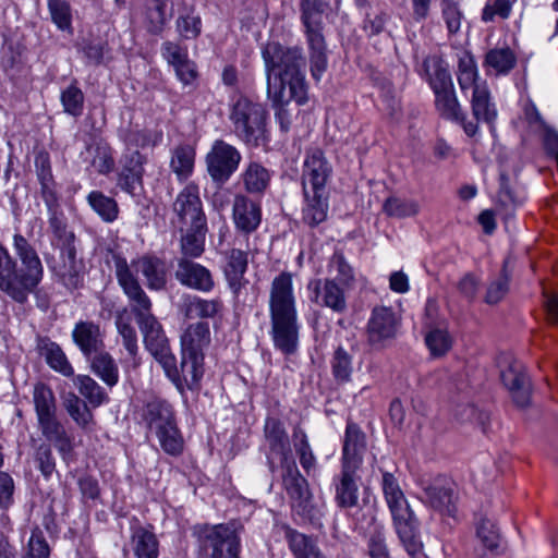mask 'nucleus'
<instances>
[{"instance_id": "nucleus-63", "label": "nucleus", "mask_w": 558, "mask_h": 558, "mask_svg": "<svg viewBox=\"0 0 558 558\" xmlns=\"http://www.w3.org/2000/svg\"><path fill=\"white\" fill-rule=\"evenodd\" d=\"M49 213V226L60 244L74 242V234L68 230L64 216L54 209Z\"/></svg>"}, {"instance_id": "nucleus-25", "label": "nucleus", "mask_w": 558, "mask_h": 558, "mask_svg": "<svg viewBox=\"0 0 558 558\" xmlns=\"http://www.w3.org/2000/svg\"><path fill=\"white\" fill-rule=\"evenodd\" d=\"M131 266L144 276L148 289L158 291L166 287L167 266L161 258L154 255H144L132 260Z\"/></svg>"}, {"instance_id": "nucleus-54", "label": "nucleus", "mask_w": 558, "mask_h": 558, "mask_svg": "<svg viewBox=\"0 0 558 558\" xmlns=\"http://www.w3.org/2000/svg\"><path fill=\"white\" fill-rule=\"evenodd\" d=\"M425 343L435 357L445 355L452 345V340L447 330L435 328L425 336Z\"/></svg>"}, {"instance_id": "nucleus-2", "label": "nucleus", "mask_w": 558, "mask_h": 558, "mask_svg": "<svg viewBox=\"0 0 558 558\" xmlns=\"http://www.w3.org/2000/svg\"><path fill=\"white\" fill-rule=\"evenodd\" d=\"M13 250L21 262L0 242V291L17 303H25L44 277V266L36 248L21 233L13 235Z\"/></svg>"}, {"instance_id": "nucleus-18", "label": "nucleus", "mask_w": 558, "mask_h": 558, "mask_svg": "<svg viewBox=\"0 0 558 558\" xmlns=\"http://www.w3.org/2000/svg\"><path fill=\"white\" fill-rule=\"evenodd\" d=\"M423 501L444 515H456L457 494L454 485L444 478H438L424 487Z\"/></svg>"}, {"instance_id": "nucleus-10", "label": "nucleus", "mask_w": 558, "mask_h": 558, "mask_svg": "<svg viewBox=\"0 0 558 558\" xmlns=\"http://www.w3.org/2000/svg\"><path fill=\"white\" fill-rule=\"evenodd\" d=\"M113 259L118 282L130 301L136 323L145 320L146 317L155 316L151 313L153 303L142 289L126 259L118 255Z\"/></svg>"}, {"instance_id": "nucleus-49", "label": "nucleus", "mask_w": 558, "mask_h": 558, "mask_svg": "<svg viewBox=\"0 0 558 558\" xmlns=\"http://www.w3.org/2000/svg\"><path fill=\"white\" fill-rule=\"evenodd\" d=\"M61 256L63 259L62 276L66 284L77 287L81 281V262L76 259V251L73 242L61 244Z\"/></svg>"}, {"instance_id": "nucleus-60", "label": "nucleus", "mask_w": 558, "mask_h": 558, "mask_svg": "<svg viewBox=\"0 0 558 558\" xmlns=\"http://www.w3.org/2000/svg\"><path fill=\"white\" fill-rule=\"evenodd\" d=\"M476 535L486 548L493 550L498 547L499 533L490 520L486 518L480 519L476 524Z\"/></svg>"}, {"instance_id": "nucleus-1", "label": "nucleus", "mask_w": 558, "mask_h": 558, "mask_svg": "<svg viewBox=\"0 0 558 558\" xmlns=\"http://www.w3.org/2000/svg\"><path fill=\"white\" fill-rule=\"evenodd\" d=\"M267 73V94L275 108V118L281 131L288 132L292 123L288 105L307 102V87L303 69L305 65L301 48H284L278 43H267L263 49Z\"/></svg>"}, {"instance_id": "nucleus-17", "label": "nucleus", "mask_w": 558, "mask_h": 558, "mask_svg": "<svg viewBox=\"0 0 558 558\" xmlns=\"http://www.w3.org/2000/svg\"><path fill=\"white\" fill-rule=\"evenodd\" d=\"M366 451V435L349 420L342 439L341 468L360 470Z\"/></svg>"}, {"instance_id": "nucleus-57", "label": "nucleus", "mask_w": 558, "mask_h": 558, "mask_svg": "<svg viewBox=\"0 0 558 558\" xmlns=\"http://www.w3.org/2000/svg\"><path fill=\"white\" fill-rule=\"evenodd\" d=\"M61 104L64 112L78 117L83 113L84 94L76 84H72L61 93Z\"/></svg>"}, {"instance_id": "nucleus-8", "label": "nucleus", "mask_w": 558, "mask_h": 558, "mask_svg": "<svg viewBox=\"0 0 558 558\" xmlns=\"http://www.w3.org/2000/svg\"><path fill=\"white\" fill-rule=\"evenodd\" d=\"M201 546L209 558H240V531L232 523L206 526L201 533Z\"/></svg>"}, {"instance_id": "nucleus-41", "label": "nucleus", "mask_w": 558, "mask_h": 558, "mask_svg": "<svg viewBox=\"0 0 558 558\" xmlns=\"http://www.w3.org/2000/svg\"><path fill=\"white\" fill-rule=\"evenodd\" d=\"M287 539L294 558H325L316 542L303 533L289 530Z\"/></svg>"}, {"instance_id": "nucleus-33", "label": "nucleus", "mask_w": 558, "mask_h": 558, "mask_svg": "<svg viewBox=\"0 0 558 558\" xmlns=\"http://www.w3.org/2000/svg\"><path fill=\"white\" fill-rule=\"evenodd\" d=\"M426 80L434 94L453 87L451 74L447 64L437 57H428L423 62Z\"/></svg>"}, {"instance_id": "nucleus-6", "label": "nucleus", "mask_w": 558, "mask_h": 558, "mask_svg": "<svg viewBox=\"0 0 558 558\" xmlns=\"http://www.w3.org/2000/svg\"><path fill=\"white\" fill-rule=\"evenodd\" d=\"M230 120L235 135L246 145L258 147L268 143L267 111L263 105L240 97L232 107Z\"/></svg>"}, {"instance_id": "nucleus-59", "label": "nucleus", "mask_w": 558, "mask_h": 558, "mask_svg": "<svg viewBox=\"0 0 558 558\" xmlns=\"http://www.w3.org/2000/svg\"><path fill=\"white\" fill-rule=\"evenodd\" d=\"M49 556L50 548L43 531L38 527L34 529L22 558H49Z\"/></svg>"}, {"instance_id": "nucleus-38", "label": "nucleus", "mask_w": 558, "mask_h": 558, "mask_svg": "<svg viewBox=\"0 0 558 558\" xmlns=\"http://www.w3.org/2000/svg\"><path fill=\"white\" fill-rule=\"evenodd\" d=\"M143 418L151 432L175 421L172 407L161 399H153L146 403Z\"/></svg>"}, {"instance_id": "nucleus-30", "label": "nucleus", "mask_w": 558, "mask_h": 558, "mask_svg": "<svg viewBox=\"0 0 558 558\" xmlns=\"http://www.w3.org/2000/svg\"><path fill=\"white\" fill-rule=\"evenodd\" d=\"M180 340L182 352L204 354V350L211 340L208 323L196 322L190 324L182 332Z\"/></svg>"}, {"instance_id": "nucleus-50", "label": "nucleus", "mask_w": 558, "mask_h": 558, "mask_svg": "<svg viewBox=\"0 0 558 558\" xmlns=\"http://www.w3.org/2000/svg\"><path fill=\"white\" fill-rule=\"evenodd\" d=\"M132 543L137 558H158V541L154 533L138 529L133 534Z\"/></svg>"}, {"instance_id": "nucleus-37", "label": "nucleus", "mask_w": 558, "mask_h": 558, "mask_svg": "<svg viewBox=\"0 0 558 558\" xmlns=\"http://www.w3.org/2000/svg\"><path fill=\"white\" fill-rule=\"evenodd\" d=\"M92 372L108 387H113L119 381V367L110 353L101 350L88 359Z\"/></svg>"}, {"instance_id": "nucleus-56", "label": "nucleus", "mask_w": 558, "mask_h": 558, "mask_svg": "<svg viewBox=\"0 0 558 558\" xmlns=\"http://www.w3.org/2000/svg\"><path fill=\"white\" fill-rule=\"evenodd\" d=\"M514 3L515 0L488 1L482 10L481 19L484 23L494 22L496 17L507 20L512 13Z\"/></svg>"}, {"instance_id": "nucleus-23", "label": "nucleus", "mask_w": 558, "mask_h": 558, "mask_svg": "<svg viewBox=\"0 0 558 558\" xmlns=\"http://www.w3.org/2000/svg\"><path fill=\"white\" fill-rule=\"evenodd\" d=\"M233 221L240 231L251 233L262 221V209L258 203L243 194H238L233 201Z\"/></svg>"}, {"instance_id": "nucleus-12", "label": "nucleus", "mask_w": 558, "mask_h": 558, "mask_svg": "<svg viewBox=\"0 0 558 558\" xmlns=\"http://www.w3.org/2000/svg\"><path fill=\"white\" fill-rule=\"evenodd\" d=\"M498 365L504 385L510 391L514 403L524 408L530 403L531 385L523 365L510 354L500 356Z\"/></svg>"}, {"instance_id": "nucleus-7", "label": "nucleus", "mask_w": 558, "mask_h": 558, "mask_svg": "<svg viewBox=\"0 0 558 558\" xmlns=\"http://www.w3.org/2000/svg\"><path fill=\"white\" fill-rule=\"evenodd\" d=\"M143 335L146 350L162 366L166 376L173 383H180V375L177 366V359L171 352L169 340L162 325L156 316L146 317L137 323Z\"/></svg>"}, {"instance_id": "nucleus-44", "label": "nucleus", "mask_w": 558, "mask_h": 558, "mask_svg": "<svg viewBox=\"0 0 558 558\" xmlns=\"http://www.w3.org/2000/svg\"><path fill=\"white\" fill-rule=\"evenodd\" d=\"M517 64V56L509 47L493 48L487 51L484 65L496 75H507Z\"/></svg>"}, {"instance_id": "nucleus-21", "label": "nucleus", "mask_w": 558, "mask_h": 558, "mask_svg": "<svg viewBox=\"0 0 558 558\" xmlns=\"http://www.w3.org/2000/svg\"><path fill=\"white\" fill-rule=\"evenodd\" d=\"M72 339L86 359L105 349L100 326L92 320H78L72 330Z\"/></svg>"}, {"instance_id": "nucleus-39", "label": "nucleus", "mask_w": 558, "mask_h": 558, "mask_svg": "<svg viewBox=\"0 0 558 558\" xmlns=\"http://www.w3.org/2000/svg\"><path fill=\"white\" fill-rule=\"evenodd\" d=\"M33 403L40 422L57 416V400L52 389L45 383H37L33 389Z\"/></svg>"}, {"instance_id": "nucleus-15", "label": "nucleus", "mask_w": 558, "mask_h": 558, "mask_svg": "<svg viewBox=\"0 0 558 558\" xmlns=\"http://www.w3.org/2000/svg\"><path fill=\"white\" fill-rule=\"evenodd\" d=\"M312 293L311 301L318 306L328 307L335 313L347 311V296L336 279H313L307 284Z\"/></svg>"}, {"instance_id": "nucleus-45", "label": "nucleus", "mask_w": 558, "mask_h": 558, "mask_svg": "<svg viewBox=\"0 0 558 558\" xmlns=\"http://www.w3.org/2000/svg\"><path fill=\"white\" fill-rule=\"evenodd\" d=\"M186 232L181 238V250L185 256L196 258L204 252L207 223L185 227Z\"/></svg>"}, {"instance_id": "nucleus-26", "label": "nucleus", "mask_w": 558, "mask_h": 558, "mask_svg": "<svg viewBox=\"0 0 558 558\" xmlns=\"http://www.w3.org/2000/svg\"><path fill=\"white\" fill-rule=\"evenodd\" d=\"M222 310L223 302L220 298L203 299L185 294L180 304V311L186 318H215Z\"/></svg>"}, {"instance_id": "nucleus-13", "label": "nucleus", "mask_w": 558, "mask_h": 558, "mask_svg": "<svg viewBox=\"0 0 558 558\" xmlns=\"http://www.w3.org/2000/svg\"><path fill=\"white\" fill-rule=\"evenodd\" d=\"M332 175V166L320 148L305 151L302 165V190L328 191L327 183Z\"/></svg>"}, {"instance_id": "nucleus-46", "label": "nucleus", "mask_w": 558, "mask_h": 558, "mask_svg": "<svg viewBox=\"0 0 558 558\" xmlns=\"http://www.w3.org/2000/svg\"><path fill=\"white\" fill-rule=\"evenodd\" d=\"M154 433L166 453L177 457L183 452L184 439L175 421L159 427Z\"/></svg>"}, {"instance_id": "nucleus-34", "label": "nucleus", "mask_w": 558, "mask_h": 558, "mask_svg": "<svg viewBox=\"0 0 558 558\" xmlns=\"http://www.w3.org/2000/svg\"><path fill=\"white\" fill-rule=\"evenodd\" d=\"M204 357L205 354L182 352L181 367L178 368L180 383L175 384L177 387H181L183 381L191 390L198 387L204 375Z\"/></svg>"}, {"instance_id": "nucleus-35", "label": "nucleus", "mask_w": 558, "mask_h": 558, "mask_svg": "<svg viewBox=\"0 0 558 558\" xmlns=\"http://www.w3.org/2000/svg\"><path fill=\"white\" fill-rule=\"evenodd\" d=\"M195 149L190 145H179L171 154L170 169L175 174L179 182L187 181L195 167Z\"/></svg>"}, {"instance_id": "nucleus-3", "label": "nucleus", "mask_w": 558, "mask_h": 558, "mask_svg": "<svg viewBox=\"0 0 558 558\" xmlns=\"http://www.w3.org/2000/svg\"><path fill=\"white\" fill-rule=\"evenodd\" d=\"M271 338L276 349L286 355L293 354L299 347L296 300L290 272L283 271L274 278L269 292Z\"/></svg>"}, {"instance_id": "nucleus-40", "label": "nucleus", "mask_w": 558, "mask_h": 558, "mask_svg": "<svg viewBox=\"0 0 558 558\" xmlns=\"http://www.w3.org/2000/svg\"><path fill=\"white\" fill-rule=\"evenodd\" d=\"M264 433L269 448L280 456L290 453L289 438L283 423L277 417H267Z\"/></svg>"}, {"instance_id": "nucleus-16", "label": "nucleus", "mask_w": 558, "mask_h": 558, "mask_svg": "<svg viewBox=\"0 0 558 558\" xmlns=\"http://www.w3.org/2000/svg\"><path fill=\"white\" fill-rule=\"evenodd\" d=\"M174 277L182 286L199 292L208 293L215 288L211 271L185 257L178 260Z\"/></svg>"}, {"instance_id": "nucleus-51", "label": "nucleus", "mask_w": 558, "mask_h": 558, "mask_svg": "<svg viewBox=\"0 0 558 558\" xmlns=\"http://www.w3.org/2000/svg\"><path fill=\"white\" fill-rule=\"evenodd\" d=\"M458 83L460 89L465 93L466 89L472 88V92L475 89V86L480 83H486V81H481L478 78V71L476 68V63L472 57L468 56L461 58L458 65Z\"/></svg>"}, {"instance_id": "nucleus-62", "label": "nucleus", "mask_w": 558, "mask_h": 558, "mask_svg": "<svg viewBox=\"0 0 558 558\" xmlns=\"http://www.w3.org/2000/svg\"><path fill=\"white\" fill-rule=\"evenodd\" d=\"M168 1L169 0H150L147 16L150 23L149 29L153 33L161 32L167 22L166 8Z\"/></svg>"}, {"instance_id": "nucleus-58", "label": "nucleus", "mask_w": 558, "mask_h": 558, "mask_svg": "<svg viewBox=\"0 0 558 558\" xmlns=\"http://www.w3.org/2000/svg\"><path fill=\"white\" fill-rule=\"evenodd\" d=\"M175 26L183 39H195L202 33V19L198 14L189 12L178 17Z\"/></svg>"}, {"instance_id": "nucleus-55", "label": "nucleus", "mask_w": 558, "mask_h": 558, "mask_svg": "<svg viewBox=\"0 0 558 558\" xmlns=\"http://www.w3.org/2000/svg\"><path fill=\"white\" fill-rule=\"evenodd\" d=\"M52 22L61 31L72 32L71 7L65 0H48Z\"/></svg>"}, {"instance_id": "nucleus-36", "label": "nucleus", "mask_w": 558, "mask_h": 558, "mask_svg": "<svg viewBox=\"0 0 558 558\" xmlns=\"http://www.w3.org/2000/svg\"><path fill=\"white\" fill-rule=\"evenodd\" d=\"M524 201V193L511 187L507 178L502 174L500 177V189L497 194V211L505 220H508L513 217L515 208L522 206Z\"/></svg>"}, {"instance_id": "nucleus-32", "label": "nucleus", "mask_w": 558, "mask_h": 558, "mask_svg": "<svg viewBox=\"0 0 558 558\" xmlns=\"http://www.w3.org/2000/svg\"><path fill=\"white\" fill-rule=\"evenodd\" d=\"M38 351L51 369L65 377L74 375L73 366L57 342L43 338L38 342Z\"/></svg>"}, {"instance_id": "nucleus-47", "label": "nucleus", "mask_w": 558, "mask_h": 558, "mask_svg": "<svg viewBox=\"0 0 558 558\" xmlns=\"http://www.w3.org/2000/svg\"><path fill=\"white\" fill-rule=\"evenodd\" d=\"M87 203L92 209L105 222H113L119 216V206L114 198L105 195L100 191H92L87 197Z\"/></svg>"}, {"instance_id": "nucleus-24", "label": "nucleus", "mask_w": 558, "mask_h": 558, "mask_svg": "<svg viewBox=\"0 0 558 558\" xmlns=\"http://www.w3.org/2000/svg\"><path fill=\"white\" fill-rule=\"evenodd\" d=\"M304 204L302 208L303 221L310 226L315 227L327 219L329 209V192L302 190Z\"/></svg>"}, {"instance_id": "nucleus-19", "label": "nucleus", "mask_w": 558, "mask_h": 558, "mask_svg": "<svg viewBox=\"0 0 558 558\" xmlns=\"http://www.w3.org/2000/svg\"><path fill=\"white\" fill-rule=\"evenodd\" d=\"M398 319L390 307L381 306L373 310L367 323V339L372 345L380 344L396 336Z\"/></svg>"}, {"instance_id": "nucleus-5", "label": "nucleus", "mask_w": 558, "mask_h": 558, "mask_svg": "<svg viewBox=\"0 0 558 558\" xmlns=\"http://www.w3.org/2000/svg\"><path fill=\"white\" fill-rule=\"evenodd\" d=\"M326 0H301V22L306 38L312 77L319 82L327 70V44L323 34V15L328 10Z\"/></svg>"}, {"instance_id": "nucleus-9", "label": "nucleus", "mask_w": 558, "mask_h": 558, "mask_svg": "<svg viewBox=\"0 0 558 558\" xmlns=\"http://www.w3.org/2000/svg\"><path fill=\"white\" fill-rule=\"evenodd\" d=\"M242 160L241 151L223 140H216L205 155L208 175L216 185L226 184L236 172Z\"/></svg>"}, {"instance_id": "nucleus-11", "label": "nucleus", "mask_w": 558, "mask_h": 558, "mask_svg": "<svg viewBox=\"0 0 558 558\" xmlns=\"http://www.w3.org/2000/svg\"><path fill=\"white\" fill-rule=\"evenodd\" d=\"M171 223L183 231L187 226L207 223V218L199 196V187L189 182L177 195L172 204Z\"/></svg>"}, {"instance_id": "nucleus-22", "label": "nucleus", "mask_w": 558, "mask_h": 558, "mask_svg": "<svg viewBox=\"0 0 558 558\" xmlns=\"http://www.w3.org/2000/svg\"><path fill=\"white\" fill-rule=\"evenodd\" d=\"M247 253L240 248H231L225 252L223 275L229 288L234 295L247 284L245 272L247 270Z\"/></svg>"}, {"instance_id": "nucleus-42", "label": "nucleus", "mask_w": 558, "mask_h": 558, "mask_svg": "<svg viewBox=\"0 0 558 558\" xmlns=\"http://www.w3.org/2000/svg\"><path fill=\"white\" fill-rule=\"evenodd\" d=\"M353 349L347 350L343 345H338L330 359V368L333 379L338 384H345L351 380L353 373Z\"/></svg>"}, {"instance_id": "nucleus-48", "label": "nucleus", "mask_w": 558, "mask_h": 558, "mask_svg": "<svg viewBox=\"0 0 558 558\" xmlns=\"http://www.w3.org/2000/svg\"><path fill=\"white\" fill-rule=\"evenodd\" d=\"M80 393L87 400L93 408H98L109 401V397L104 388L88 375H78L74 379Z\"/></svg>"}, {"instance_id": "nucleus-28", "label": "nucleus", "mask_w": 558, "mask_h": 558, "mask_svg": "<svg viewBox=\"0 0 558 558\" xmlns=\"http://www.w3.org/2000/svg\"><path fill=\"white\" fill-rule=\"evenodd\" d=\"M38 427L43 436L57 448L63 459L72 453L73 437L68 434L57 416L38 422Z\"/></svg>"}, {"instance_id": "nucleus-64", "label": "nucleus", "mask_w": 558, "mask_h": 558, "mask_svg": "<svg viewBox=\"0 0 558 558\" xmlns=\"http://www.w3.org/2000/svg\"><path fill=\"white\" fill-rule=\"evenodd\" d=\"M367 553L369 558H390L383 527H376L369 534Z\"/></svg>"}, {"instance_id": "nucleus-20", "label": "nucleus", "mask_w": 558, "mask_h": 558, "mask_svg": "<svg viewBox=\"0 0 558 558\" xmlns=\"http://www.w3.org/2000/svg\"><path fill=\"white\" fill-rule=\"evenodd\" d=\"M435 106L444 119L460 123L468 136H474L477 133V122L465 120V116L456 96L454 87L436 93Z\"/></svg>"}, {"instance_id": "nucleus-43", "label": "nucleus", "mask_w": 558, "mask_h": 558, "mask_svg": "<svg viewBox=\"0 0 558 558\" xmlns=\"http://www.w3.org/2000/svg\"><path fill=\"white\" fill-rule=\"evenodd\" d=\"M116 327L122 339V344L132 360H135L138 353L137 333L132 326V318L126 308L118 311L116 314Z\"/></svg>"}, {"instance_id": "nucleus-27", "label": "nucleus", "mask_w": 558, "mask_h": 558, "mask_svg": "<svg viewBox=\"0 0 558 558\" xmlns=\"http://www.w3.org/2000/svg\"><path fill=\"white\" fill-rule=\"evenodd\" d=\"M355 469H342L337 478H335L336 495L335 500L341 508H352L357 505L360 477Z\"/></svg>"}, {"instance_id": "nucleus-14", "label": "nucleus", "mask_w": 558, "mask_h": 558, "mask_svg": "<svg viewBox=\"0 0 558 558\" xmlns=\"http://www.w3.org/2000/svg\"><path fill=\"white\" fill-rule=\"evenodd\" d=\"M146 157L138 150H130L120 159L117 184L125 193L136 196L143 190Z\"/></svg>"}, {"instance_id": "nucleus-4", "label": "nucleus", "mask_w": 558, "mask_h": 558, "mask_svg": "<svg viewBox=\"0 0 558 558\" xmlns=\"http://www.w3.org/2000/svg\"><path fill=\"white\" fill-rule=\"evenodd\" d=\"M380 487L391 514L393 529L407 553L414 558L423 548L420 521L393 473L381 471Z\"/></svg>"}, {"instance_id": "nucleus-52", "label": "nucleus", "mask_w": 558, "mask_h": 558, "mask_svg": "<svg viewBox=\"0 0 558 558\" xmlns=\"http://www.w3.org/2000/svg\"><path fill=\"white\" fill-rule=\"evenodd\" d=\"M384 211L395 218H407L418 214L420 205L414 199L389 197L383 206Z\"/></svg>"}, {"instance_id": "nucleus-29", "label": "nucleus", "mask_w": 558, "mask_h": 558, "mask_svg": "<svg viewBox=\"0 0 558 558\" xmlns=\"http://www.w3.org/2000/svg\"><path fill=\"white\" fill-rule=\"evenodd\" d=\"M246 193L262 195L267 190L271 175L269 170L257 161H250L239 177Z\"/></svg>"}, {"instance_id": "nucleus-61", "label": "nucleus", "mask_w": 558, "mask_h": 558, "mask_svg": "<svg viewBox=\"0 0 558 558\" xmlns=\"http://www.w3.org/2000/svg\"><path fill=\"white\" fill-rule=\"evenodd\" d=\"M328 266L330 271L335 270L337 272L336 281L338 280L340 284L349 286L353 281V270L342 253L336 252L331 256Z\"/></svg>"}, {"instance_id": "nucleus-53", "label": "nucleus", "mask_w": 558, "mask_h": 558, "mask_svg": "<svg viewBox=\"0 0 558 558\" xmlns=\"http://www.w3.org/2000/svg\"><path fill=\"white\" fill-rule=\"evenodd\" d=\"M65 408L73 421L81 427L88 428L93 423V413L76 395H69L65 400Z\"/></svg>"}, {"instance_id": "nucleus-31", "label": "nucleus", "mask_w": 558, "mask_h": 558, "mask_svg": "<svg viewBox=\"0 0 558 558\" xmlns=\"http://www.w3.org/2000/svg\"><path fill=\"white\" fill-rule=\"evenodd\" d=\"M472 114L476 121L493 124L497 118V108L492 100L487 83L475 86L471 98Z\"/></svg>"}]
</instances>
